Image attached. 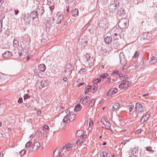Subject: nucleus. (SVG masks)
<instances>
[{"label": "nucleus", "instance_id": "obj_4", "mask_svg": "<svg viewBox=\"0 0 157 157\" xmlns=\"http://www.w3.org/2000/svg\"><path fill=\"white\" fill-rule=\"evenodd\" d=\"M99 27L101 29L106 30L108 28V24L106 19H103L99 22Z\"/></svg>", "mask_w": 157, "mask_h": 157}, {"label": "nucleus", "instance_id": "obj_48", "mask_svg": "<svg viewBox=\"0 0 157 157\" xmlns=\"http://www.w3.org/2000/svg\"><path fill=\"white\" fill-rule=\"evenodd\" d=\"M2 20H0V32H2Z\"/></svg>", "mask_w": 157, "mask_h": 157}, {"label": "nucleus", "instance_id": "obj_56", "mask_svg": "<svg viewBox=\"0 0 157 157\" xmlns=\"http://www.w3.org/2000/svg\"><path fill=\"white\" fill-rule=\"evenodd\" d=\"M149 117H150L149 113H148V112H147V114L145 116V117L146 119L147 120L149 118Z\"/></svg>", "mask_w": 157, "mask_h": 157}, {"label": "nucleus", "instance_id": "obj_8", "mask_svg": "<svg viewBox=\"0 0 157 157\" xmlns=\"http://www.w3.org/2000/svg\"><path fill=\"white\" fill-rule=\"evenodd\" d=\"M119 57L120 63L121 64H125L127 63V61L125 57L123 52H121L120 53Z\"/></svg>", "mask_w": 157, "mask_h": 157}, {"label": "nucleus", "instance_id": "obj_47", "mask_svg": "<svg viewBox=\"0 0 157 157\" xmlns=\"http://www.w3.org/2000/svg\"><path fill=\"white\" fill-rule=\"evenodd\" d=\"M86 71V69L85 68H83L81 69L79 71V73L80 74H83Z\"/></svg>", "mask_w": 157, "mask_h": 157}, {"label": "nucleus", "instance_id": "obj_23", "mask_svg": "<svg viewBox=\"0 0 157 157\" xmlns=\"http://www.w3.org/2000/svg\"><path fill=\"white\" fill-rule=\"evenodd\" d=\"M6 76L5 74L0 73V83H2L5 80Z\"/></svg>", "mask_w": 157, "mask_h": 157}, {"label": "nucleus", "instance_id": "obj_19", "mask_svg": "<svg viewBox=\"0 0 157 157\" xmlns=\"http://www.w3.org/2000/svg\"><path fill=\"white\" fill-rule=\"evenodd\" d=\"M72 15L74 17L77 16L78 14V9L77 8H75L72 11Z\"/></svg>", "mask_w": 157, "mask_h": 157}, {"label": "nucleus", "instance_id": "obj_60", "mask_svg": "<svg viewBox=\"0 0 157 157\" xmlns=\"http://www.w3.org/2000/svg\"><path fill=\"white\" fill-rule=\"evenodd\" d=\"M19 12V11L18 10H15L14 12L15 15H17Z\"/></svg>", "mask_w": 157, "mask_h": 157}, {"label": "nucleus", "instance_id": "obj_33", "mask_svg": "<svg viewBox=\"0 0 157 157\" xmlns=\"http://www.w3.org/2000/svg\"><path fill=\"white\" fill-rule=\"evenodd\" d=\"M91 89H92L91 86L90 85L88 86L85 89V94H87L90 91V90H91Z\"/></svg>", "mask_w": 157, "mask_h": 157}, {"label": "nucleus", "instance_id": "obj_40", "mask_svg": "<svg viewBox=\"0 0 157 157\" xmlns=\"http://www.w3.org/2000/svg\"><path fill=\"white\" fill-rule=\"evenodd\" d=\"M83 142L82 139H81V137H80V139L77 140L76 144L77 145L80 144L81 143H83Z\"/></svg>", "mask_w": 157, "mask_h": 157}, {"label": "nucleus", "instance_id": "obj_6", "mask_svg": "<svg viewBox=\"0 0 157 157\" xmlns=\"http://www.w3.org/2000/svg\"><path fill=\"white\" fill-rule=\"evenodd\" d=\"M118 7V5L116 4L113 3L110 4V5L108 6L107 11L110 13H113L116 10Z\"/></svg>", "mask_w": 157, "mask_h": 157}, {"label": "nucleus", "instance_id": "obj_55", "mask_svg": "<svg viewBox=\"0 0 157 157\" xmlns=\"http://www.w3.org/2000/svg\"><path fill=\"white\" fill-rule=\"evenodd\" d=\"M4 34L5 35L7 36L9 35L10 33H9V31L8 30V29L6 30L5 31V32L4 33Z\"/></svg>", "mask_w": 157, "mask_h": 157}, {"label": "nucleus", "instance_id": "obj_59", "mask_svg": "<svg viewBox=\"0 0 157 157\" xmlns=\"http://www.w3.org/2000/svg\"><path fill=\"white\" fill-rule=\"evenodd\" d=\"M84 83H78V84H77L76 86H78V87H79L80 86L83 85H84Z\"/></svg>", "mask_w": 157, "mask_h": 157}, {"label": "nucleus", "instance_id": "obj_13", "mask_svg": "<svg viewBox=\"0 0 157 157\" xmlns=\"http://www.w3.org/2000/svg\"><path fill=\"white\" fill-rule=\"evenodd\" d=\"M151 35L148 33H144L142 34V37L144 40H148L151 37Z\"/></svg>", "mask_w": 157, "mask_h": 157}, {"label": "nucleus", "instance_id": "obj_3", "mask_svg": "<svg viewBox=\"0 0 157 157\" xmlns=\"http://www.w3.org/2000/svg\"><path fill=\"white\" fill-rule=\"evenodd\" d=\"M73 147L74 145L73 144H68L63 146L62 148L61 147L59 148V150H65L64 152L66 151L68 152V154L72 150Z\"/></svg>", "mask_w": 157, "mask_h": 157}, {"label": "nucleus", "instance_id": "obj_1", "mask_svg": "<svg viewBox=\"0 0 157 157\" xmlns=\"http://www.w3.org/2000/svg\"><path fill=\"white\" fill-rule=\"evenodd\" d=\"M112 31H113V34L116 38L118 39L119 38H122L124 37V33L121 28L117 29L116 28H114Z\"/></svg>", "mask_w": 157, "mask_h": 157}, {"label": "nucleus", "instance_id": "obj_14", "mask_svg": "<svg viewBox=\"0 0 157 157\" xmlns=\"http://www.w3.org/2000/svg\"><path fill=\"white\" fill-rule=\"evenodd\" d=\"M12 55V53L11 52L6 51L2 55V57L4 58H8L10 57Z\"/></svg>", "mask_w": 157, "mask_h": 157}, {"label": "nucleus", "instance_id": "obj_52", "mask_svg": "<svg viewBox=\"0 0 157 157\" xmlns=\"http://www.w3.org/2000/svg\"><path fill=\"white\" fill-rule=\"evenodd\" d=\"M26 153V151L24 149L22 150L20 152V154L21 155H22L25 154Z\"/></svg>", "mask_w": 157, "mask_h": 157}, {"label": "nucleus", "instance_id": "obj_29", "mask_svg": "<svg viewBox=\"0 0 157 157\" xmlns=\"http://www.w3.org/2000/svg\"><path fill=\"white\" fill-rule=\"evenodd\" d=\"M117 91V89L114 88L113 90H109L108 92L109 94H114Z\"/></svg>", "mask_w": 157, "mask_h": 157}, {"label": "nucleus", "instance_id": "obj_50", "mask_svg": "<svg viewBox=\"0 0 157 157\" xmlns=\"http://www.w3.org/2000/svg\"><path fill=\"white\" fill-rule=\"evenodd\" d=\"M32 144V142L28 141L25 144V147H28L29 146H30L31 144Z\"/></svg>", "mask_w": 157, "mask_h": 157}, {"label": "nucleus", "instance_id": "obj_12", "mask_svg": "<svg viewBox=\"0 0 157 157\" xmlns=\"http://www.w3.org/2000/svg\"><path fill=\"white\" fill-rule=\"evenodd\" d=\"M125 14V11L124 8H120L118 10L117 12V15L120 16H124Z\"/></svg>", "mask_w": 157, "mask_h": 157}, {"label": "nucleus", "instance_id": "obj_34", "mask_svg": "<svg viewBox=\"0 0 157 157\" xmlns=\"http://www.w3.org/2000/svg\"><path fill=\"white\" fill-rule=\"evenodd\" d=\"M139 66L140 68H143L145 67V65L144 63V60L143 59H142L140 62L139 63Z\"/></svg>", "mask_w": 157, "mask_h": 157}, {"label": "nucleus", "instance_id": "obj_63", "mask_svg": "<svg viewBox=\"0 0 157 157\" xmlns=\"http://www.w3.org/2000/svg\"><path fill=\"white\" fill-rule=\"evenodd\" d=\"M119 77H122L123 75L121 73H119L117 75Z\"/></svg>", "mask_w": 157, "mask_h": 157}, {"label": "nucleus", "instance_id": "obj_30", "mask_svg": "<svg viewBox=\"0 0 157 157\" xmlns=\"http://www.w3.org/2000/svg\"><path fill=\"white\" fill-rule=\"evenodd\" d=\"M82 108V107L80 104H77L74 108V110L78 112Z\"/></svg>", "mask_w": 157, "mask_h": 157}, {"label": "nucleus", "instance_id": "obj_36", "mask_svg": "<svg viewBox=\"0 0 157 157\" xmlns=\"http://www.w3.org/2000/svg\"><path fill=\"white\" fill-rule=\"evenodd\" d=\"M95 100L94 99L92 100L89 104V105L91 107H93L95 105Z\"/></svg>", "mask_w": 157, "mask_h": 157}, {"label": "nucleus", "instance_id": "obj_2", "mask_svg": "<svg viewBox=\"0 0 157 157\" xmlns=\"http://www.w3.org/2000/svg\"><path fill=\"white\" fill-rule=\"evenodd\" d=\"M128 21L125 18L120 19L118 23L119 27L121 29H124L128 27Z\"/></svg>", "mask_w": 157, "mask_h": 157}, {"label": "nucleus", "instance_id": "obj_25", "mask_svg": "<svg viewBox=\"0 0 157 157\" xmlns=\"http://www.w3.org/2000/svg\"><path fill=\"white\" fill-rule=\"evenodd\" d=\"M72 68V65L70 63L66 64L65 67L66 71H69Z\"/></svg>", "mask_w": 157, "mask_h": 157}, {"label": "nucleus", "instance_id": "obj_51", "mask_svg": "<svg viewBox=\"0 0 157 157\" xmlns=\"http://www.w3.org/2000/svg\"><path fill=\"white\" fill-rule=\"evenodd\" d=\"M85 56L86 58V60L88 59H90V58H91L90 55L88 54H86V55H85Z\"/></svg>", "mask_w": 157, "mask_h": 157}, {"label": "nucleus", "instance_id": "obj_5", "mask_svg": "<svg viewBox=\"0 0 157 157\" xmlns=\"http://www.w3.org/2000/svg\"><path fill=\"white\" fill-rule=\"evenodd\" d=\"M48 84V81L43 79L41 81L38 80L37 81L36 85L40 88H42L44 87L47 86Z\"/></svg>", "mask_w": 157, "mask_h": 157}, {"label": "nucleus", "instance_id": "obj_7", "mask_svg": "<svg viewBox=\"0 0 157 157\" xmlns=\"http://www.w3.org/2000/svg\"><path fill=\"white\" fill-rule=\"evenodd\" d=\"M63 14L61 13L58 12L56 14V16L54 18V20H56L57 23L59 24L63 19Z\"/></svg>", "mask_w": 157, "mask_h": 157}, {"label": "nucleus", "instance_id": "obj_28", "mask_svg": "<svg viewBox=\"0 0 157 157\" xmlns=\"http://www.w3.org/2000/svg\"><path fill=\"white\" fill-rule=\"evenodd\" d=\"M86 61L88 63L89 65L92 66L93 65V63L94 62V59H93V57H92L86 60Z\"/></svg>", "mask_w": 157, "mask_h": 157}, {"label": "nucleus", "instance_id": "obj_61", "mask_svg": "<svg viewBox=\"0 0 157 157\" xmlns=\"http://www.w3.org/2000/svg\"><path fill=\"white\" fill-rule=\"evenodd\" d=\"M107 120L106 119H105V118H102L101 119V121L103 123H104V121H106Z\"/></svg>", "mask_w": 157, "mask_h": 157}, {"label": "nucleus", "instance_id": "obj_9", "mask_svg": "<svg viewBox=\"0 0 157 157\" xmlns=\"http://www.w3.org/2000/svg\"><path fill=\"white\" fill-rule=\"evenodd\" d=\"M135 109L139 112H142L144 111L143 106L141 103L137 102L136 104Z\"/></svg>", "mask_w": 157, "mask_h": 157}, {"label": "nucleus", "instance_id": "obj_41", "mask_svg": "<svg viewBox=\"0 0 157 157\" xmlns=\"http://www.w3.org/2000/svg\"><path fill=\"white\" fill-rule=\"evenodd\" d=\"M68 117L67 115H66L64 118L63 119V122L64 123H66L68 121Z\"/></svg>", "mask_w": 157, "mask_h": 157}, {"label": "nucleus", "instance_id": "obj_27", "mask_svg": "<svg viewBox=\"0 0 157 157\" xmlns=\"http://www.w3.org/2000/svg\"><path fill=\"white\" fill-rule=\"evenodd\" d=\"M84 132L82 130H79L77 131L76 133V135L78 137H80L84 134Z\"/></svg>", "mask_w": 157, "mask_h": 157}, {"label": "nucleus", "instance_id": "obj_46", "mask_svg": "<svg viewBox=\"0 0 157 157\" xmlns=\"http://www.w3.org/2000/svg\"><path fill=\"white\" fill-rule=\"evenodd\" d=\"M29 17V15L28 14H24L23 18L24 20H28V18Z\"/></svg>", "mask_w": 157, "mask_h": 157}, {"label": "nucleus", "instance_id": "obj_44", "mask_svg": "<svg viewBox=\"0 0 157 157\" xmlns=\"http://www.w3.org/2000/svg\"><path fill=\"white\" fill-rule=\"evenodd\" d=\"M49 129V127L47 125H44L43 128L42 130L43 131H44L45 130H48Z\"/></svg>", "mask_w": 157, "mask_h": 157}, {"label": "nucleus", "instance_id": "obj_43", "mask_svg": "<svg viewBox=\"0 0 157 157\" xmlns=\"http://www.w3.org/2000/svg\"><path fill=\"white\" fill-rule=\"evenodd\" d=\"M102 157H108L107 154L105 151H103L102 152Z\"/></svg>", "mask_w": 157, "mask_h": 157}, {"label": "nucleus", "instance_id": "obj_21", "mask_svg": "<svg viewBox=\"0 0 157 157\" xmlns=\"http://www.w3.org/2000/svg\"><path fill=\"white\" fill-rule=\"evenodd\" d=\"M38 15V13L36 11H33L31 13L30 16V17L32 18L33 19H35Z\"/></svg>", "mask_w": 157, "mask_h": 157}, {"label": "nucleus", "instance_id": "obj_26", "mask_svg": "<svg viewBox=\"0 0 157 157\" xmlns=\"http://www.w3.org/2000/svg\"><path fill=\"white\" fill-rule=\"evenodd\" d=\"M39 68L41 71L44 72L46 69V67L44 64H42L39 66Z\"/></svg>", "mask_w": 157, "mask_h": 157}, {"label": "nucleus", "instance_id": "obj_62", "mask_svg": "<svg viewBox=\"0 0 157 157\" xmlns=\"http://www.w3.org/2000/svg\"><path fill=\"white\" fill-rule=\"evenodd\" d=\"M119 71H117V70H115L113 72V74H116L117 75H118V73H119Z\"/></svg>", "mask_w": 157, "mask_h": 157}, {"label": "nucleus", "instance_id": "obj_17", "mask_svg": "<svg viewBox=\"0 0 157 157\" xmlns=\"http://www.w3.org/2000/svg\"><path fill=\"white\" fill-rule=\"evenodd\" d=\"M59 150V149L57 148L55 150L53 153L54 157H59L60 156L61 153Z\"/></svg>", "mask_w": 157, "mask_h": 157}, {"label": "nucleus", "instance_id": "obj_57", "mask_svg": "<svg viewBox=\"0 0 157 157\" xmlns=\"http://www.w3.org/2000/svg\"><path fill=\"white\" fill-rule=\"evenodd\" d=\"M147 119H146L145 117H143L141 120V121L142 122H144L146 121Z\"/></svg>", "mask_w": 157, "mask_h": 157}, {"label": "nucleus", "instance_id": "obj_39", "mask_svg": "<svg viewBox=\"0 0 157 157\" xmlns=\"http://www.w3.org/2000/svg\"><path fill=\"white\" fill-rule=\"evenodd\" d=\"M13 45L15 47H17L18 45V42L17 40H14L13 41Z\"/></svg>", "mask_w": 157, "mask_h": 157}, {"label": "nucleus", "instance_id": "obj_53", "mask_svg": "<svg viewBox=\"0 0 157 157\" xmlns=\"http://www.w3.org/2000/svg\"><path fill=\"white\" fill-rule=\"evenodd\" d=\"M118 87L120 88H122V89H123L124 88H125V87L124 86V84L123 83L120 84L119 85Z\"/></svg>", "mask_w": 157, "mask_h": 157}, {"label": "nucleus", "instance_id": "obj_64", "mask_svg": "<svg viewBox=\"0 0 157 157\" xmlns=\"http://www.w3.org/2000/svg\"><path fill=\"white\" fill-rule=\"evenodd\" d=\"M141 132V129H139L137 131L136 133L137 134H140Z\"/></svg>", "mask_w": 157, "mask_h": 157}, {"label": "nucleus", "instance_id": "obj_22", "mask_svg": "<svg viewBox=\"0 0 157 157\" xmlns=\"http://www.w3.org/2000/svg\"><path fill=\"white\" fill-rule=\"evenodd\" d=\"M145 148L146 149V151L148 152V154H152L154 152L152 149V147L151 146L145 147Z\"/></svg>", "mask_w": 157, "mask_h": 157}, {"label": "nucleus", "instance_id": "obj_54", "mask_svg": "<svg viewBox=\"0 0 157 157\" xmlns=\"http://www.w3.org/2000/svg\"><path fill=\"white\" fill-rule=\"evenodd\" d=\"M128 77L126 75L124 76H123L121 80L123 81L126 80L128 79Z\"/></svg>", "mask_w": 157, "mask_h": 157}, {"label": "nucleus", "instance_id": "obj_11", "mask_svg": "<svg viewBox=\"0 0 157 157\" xmlns=\"http://www.w3.org/2000/svg\"><path fill=\"white\" fill-rule=\"evenodd\" d=\"M111 46L112 48L114 49L118 48L119 47V42L117 40H113L111 42Z\"/></svg>", "mask_w": 157, "mask_h": 157}, {"label": "nucleus", "instance_id": "obj_15", "mask_svg": "<svg viewBox=\"0 0 157 157\" xmlns=\"http://www.w3.org/2000/svg\"><path fill=\"white\" fill-rule=\"evenodd\" d=\"M38 14H40V16H42L44 12V7L43 6L38 7L37 11H36Z\"/></svg>", "mask_w": 157, "mask_h": 157}, {"label": "nucleus", "instance_id": "obj_32", "mask_svg": "<svg viewBox=\"0 0 157 157\" xmlns=\"http://www.w3.org/2000/svg\"><path fill=\"white\" fill-rule=\"evenodd\" d=\"M120 106V104L119 103H116L113 106V111H114L118 109Z\"/></svg>", "mask_w": 157, "mask_h": 157}, {"label": "nucleus", "instance_id": "obj_10", "mask_svg": "<svg viewBox=\"0 0 157 157\" xmlns=\"http://www.w3.org/2000/svg\"><path fill=\"white\" fill-rule=\"evenodd\" d=\"M112 40V38L111 36H109L107 34L105 35L104 41L106 44H109L111 43Z\"/></svg>", "mask_w": 157, "mask_h": 157}, {"label": "nucleus", "instance_id": "obj_42", "mask_svg": "<svg viewBox=\"0 0 157 157\" xmlns=\"http://www.w3.org/2000/svg\"><path fill=\"white\" fill-rule=\"evenodd\" d=\"M139 52L138 51H136L133 57V58H136L139 56Z\"/></svg>", "mask_w": 157, "mask_h": 157}, {"label": "nucleus", "instance_id": "obj_49", "mask_svg": "<svg viewBox=\"0 0 157 157\" xmlns=\"http://www.w3.org/2000/svg\"><path fill=\"white\" fill-rule=\"evenodd\" d=\"M30 96L28 94H25V96H24V100H25L26 99L30 98Z\"/></svg>", "mask_w": 157, "mask_h": 157}, {"label": "nucleus", "instance_id": "obj_16", "mask_svg": "<svg viewBox=\"0 0 157 157\" xmlns=\"http://www.w3.org/2000/svg\"><path fill=\"white\" fill-rule=\"evenodd\" d=\"M92 89H91V91L92 93H95L98 89V85L97 83H94L93 86H91Z\"/></svg>", "mask_w": 157, "mask_h": 157}, {"label": "nucleus", "instance_id": "obj_20", "mask_svg": "<svg viewBox=\"0 0 157 157\" xmlns=\"http://www.w3.org/2000/svg\"><path fill=\"white\" fill-rule=\"evenodd\" d=\"M69 112V116L68 117V118L69 120L71 121H72L74 120L75 118V115L74 114H72L70 113V111H68Z\"/></svg>", "mask_w": 157, "mask_h": 157}, {"label": "nucleus", "instance_id": "obj_35", "mask_svg": "<svg viewBox=\"0 0 157 157\" xmlns=\"http://www.w3.org/2000/svg\"><path fill=\"white\" fill-rule=\"evenodd\" d=\"M124 86L125 88L128 87L131 84V82L129 81H126L123 83Z\"/></svg>", "mask_w": 157, "mask_h": 157}, {"label": "nucleus", "instance_id": "obj_37", "mask_svg": "<svg viewBox=\"0 0 157 157\" xmlns=\"http://www.w3.org/2000/svg\"><path fill=\"white\" fill-rule=\"evenodd\" d=\"M104 123L103 124L106 125L108 128H110L111 126V125L109 122L107 120L105 121L104 122Z\"/></svg>", "mask_w": 157, "mask_h": 157}, {"label": "nucleus", "instance_id": "obj_18", "mask_svg": "<svg viewBox=\"0 0 157 157\" xmlns=\"http://www.w3.org/2000/svg\"><path fill=\"white\" fill-rule=\"evenodd\" d=\"M40 146V143L36 141L34 143V144L31 146V147H32V148H34V149L37 150Z\"/></svg>", "mask_w": 157, "mask_h": 157}, {"label": "nucleus", "instance_id": "obj_31", "mask_svg": "<svg viewBox=\"0 0 157 157\" xmlns=\"http://www.w3.org/2000/svg\"><path fill=\"white\" fill-rule=\"evenodd\" d=\"M89 98L90 97L88 96H86L83 99L82 102V104L83 105L86 104L88 101Z\"/></svg>", "mask_w": 157, "mask_h": 157}, {"label": "nucleus", "instance_id": "obj_45", "mask_svg": "<svg viewBox=\"0 0 157 157\" xmlns=\"http://www.w3.org/2000/svg\"><path fill=\"white\" fill-rule=\"evenodd\" d=\"M101 80L100 78L99 77V78H97L94 80V83H97V82H99Z\"/></svg>", "mask_w": 157, "mask_h": 157}, {"label": "nucleus", "instance_id": "obj_24", "mask_svg": "<svg viewBox=\"0 0 157 157\" xmlns=\"http://www.w3.org/2000/svg\"><path fill=\"white\" fill-rule=\"evenodd\" d=\"M157 62V58L155 56H152L150 61H149V63L150 64H154Z\"/></svg>", "mask_w": 157, "mask_h": 157}, {"label": "nucleus", "instance_id": "obj_38", "mask_svg": "<svg viewBox=\"0 0 157 157\" xmlns=\"http://www.w3.org/2000/svg\"><path fill=\"white\" fill-rule=\"evenodd\" d=\"M108 76V74L106 73H105L102 74L99 77L101 78H106Z\"/></svg>", "mask_w": 157, "mask_h": 157}, {"label": "nucleus", "instance_id": "obj_58", "mask_svg": "<svg viewBox=\"0 0 157 157\" xmlns=\"http://www.w3.org/2000/svg\"><path fill=\"white\" fill-rule=\"evenodd\" d=\"M23 99L21 98H20L18 101V102L19 103H21L22 102Z\"/></svg>", "mask_w": 157, "mask_h": 157}]
</instances>
